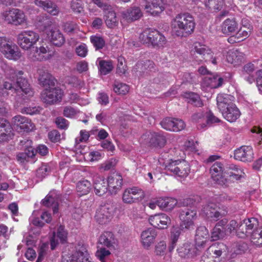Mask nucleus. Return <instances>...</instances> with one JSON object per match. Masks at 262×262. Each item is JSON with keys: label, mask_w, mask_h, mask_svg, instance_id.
<instances>
[{"label": "nucleus", "mask_w": 262, "mask_h": 262, "mask_svg": "<svg viewBox=\"0 0 262 262\" xmlns=\"http://www.w3.org/2000/svg\"><path fill=\"white\" fill-rule=\"evenodd\" d=\"M195 27L194 18L189 13L177 14L171 21L172 33L180 37H187L192 34Z\"/></svg>", "instance_id": "1"}, {"label": "nucleus", "mask_w": 262, "mask_h": 262, "mask_svg": "<svg viewBox=\"0 0 262 262\" xmlns=\"http://www.w3.org/2000/svg\"><path fill=\"white\" fill-rule=\"evenodd\" d=\"M5 73L6 79L10 80L11 82L7 80L5 81L3 84L4 89L15 92L16 89L14 85L16 80L17 86L21 89L23 92L29 96L33 95L30 85L27 79L23 77L24 74L23 71H16L13 68L8 67L5 70Z\"/></svg>", "instance_id": "2"}, {"label": "nucleus", "mask_w": 262, "mask_h": 262, "mask_svg": "<svg viewBox=\"0 0 262 262\" xmlns=\"http://www.w3.org/2000/svg\"><path fill=\"white\" fill-rule=\"evenodd\" d=\"M191 57L193 61L201 64L203 62L210 61L216 64V59L213 56V53L210 48L205 44L196 41L192 45L190 51Z\"/></svg>", "instance_id": "3"}, {"label": "nucleus", "mask_w": 262, "mask_h": 262, "mask_svg": "<svg viewBox=\"0 0 262 262\" xmlns=\"http://www.w3.org/2000/svg\"><path fill=\"white\" fill-rule=\"evenodd\" d=\"M139 39L143 44L156 48L163 47L166 43L165 37L156 29L144 30L140 34Z\"/></svg>", "instance_id": "4"}, {"label": "nucleus", "mask_w": 262, "mask_h": 262, "mask_svg": "<svg viewBox=\"0 0 262 262\" xmlns=\"http://www.w3.org/2000/svg\"><path fill=\"white\" fill-rule=\"evenodd\" d=\"M2 20L7 24L19 26L26 22L25 14L21 10L17 8H9L3 11L1 14Z\"/></svg>", "instance_id": "5"}, {"label": "nucleus", "mask_w": 262, "mask_h": 262, "mask_svg": "<svg viewBox=\"0 0 262 262\" xmlns=\"http://www.w3.org/2000/svg\"><path fill=\"white\" fill-rule=\"evenodd\" d=\"M180 229L182 231L193 230L195 227V221L197 218V211L195 209L185 208L180 211Z\"/></svg>", "instance_id": "6"}, {"label": "nucleus", "mask_w": 262, "mask_h": 262, "mask_svg": "<svg viewBox=\"0 0 262 262\" xmlns=\"http://www.w3.org/2000/svg\"><path fill=\"white\" fill-rule=\"evenodd\" d=\"M38 33L31 30H24L20 32L17 37V43L25 51H28L34 48L39 41Z\"/></svg>", "instance_id": "7"}, {"label": "nucleus", "mask_w": 262, "mask_h": 262, "mask_svg": "<svg viewBox=\"0 0 262 262\" xmlns=\"http://www.w3.org/2000/svg\"><path fill=\"white\" fill-rule=\"evenodd\" d=\"M90 258V254L86 246L78 244L75 246L73 253L63 252L61 262H91Z\"/></svg>", "instance_id": "8"}, {"label": "nucleus", "mask_w": 262, "mask_h": 262, "mask_svg": "<svg viewBox=\"0 0 262 262\" xmlns=\"http://www.w3.org/2000/svg\"><path fill=\"white\" fill-rule=\"evenodd\" d=\"M0 52L9 60H17L21 56V53L18 47L6 37H0Z\"/></svg>", "instance_id": "9"}, {"label": "nucleus", "mask_w": 262, "mask_h": 262, "mask_svg": "<svg viewBox=\"0 0 262 262\" xmlns=\"http://www.w3.org/2000/svg\"><path fill=\"white\" fill-rule=\"evenodd\" d=\"M165 169L179 177L185 178L190 173V166L185 160H171L166 165Z\"/></svg>", "instance_id": "10"}, {"label": "nucleus", "mask_w": 262, "mask_h": 262, "mask_svg": "<svg viewBox=\"0 0 262 262\" xmlns=\"http://www.w3.org/2000/svg\"><path fill=\"white\" fill-rule=\"evenodd\" d=\"M141 138L149 146L162 148L166 144L167 140L163 132H146Z\"/></svg>", "instance_id": "11"}, {"label": "nucleus", "mask_w": 262, "mask_h": 262, "mask_svg": "<svg viewBox=\"0 0 262 262\" xmlns=\"http://www.w3.org/2000/svg\"><path fill=\"white\" fill-rule=\"evenodd\" d=\"M64 92L59 88L45 89L41 93V99L43 103L49 105L61 101Z\"/></svg>", "instance_id": "12"}, {"label": "nucleus", "mask_w": 262, "mask_h": 262, "mask_svg": "<svg viewBox=\"0 0 262 262\" xmlns=\"http://www.w3.org/2000/svg\"><path fill=\"white\" fill-rule=\"evenodd\" d=\"M210 173L212 179L219 185L227 187L229 186V181L226 178V170L223 163L216 162L210 168Z\"/></svg>", "instance_id": "13"}, {"label": "nucleus", "mask_w": 262, "mask_h": 262, "mask_svg": "<svg viewBox=\"0 0 262 262\" xmlns=\"http://www.w3.org/2000/svg\"><path fill=\"white\" fill-rule=\"evenodd\" d=\"M220 209V207L216 203L209 202L204 206L202 211L207 219L210 221H217L220 218L225 216L227 212L226 210H223V212H221L219 210Z\"/></svg>", "instance_id": "14"}, {"label": "nucleus", "mask_w": 262, "mask_h": 262, "mask_svg": "<svg viewBox=\"0 0 262 262\" xmlns=\"http://www.w3.org/2000/svg\"><path fill=\"white\" fill-rule=\"evenodd\" d=\"M113 212L114 208L111 205H101L96 211L95 219L99 224H105L111 221Z\"/></svg>", "instance_id": "15"}, {"label": "nucleus", "mask_w": 262, "mask_h": 262, "mask_svg": "<svg viewBox=\"0 0 262 262\" xmlns=\"http://www.w3.org/2000/svg\"><path fill=\"white\" fill-rule=\"evenodd\" d=\"M145 196L143 191L136 187L126 189L122 195L123 202L132 204L142 200Z\"/></svg>", "instance_id": "16"}, {"label": "nucleus", "mask_w": 262, "mask_h": 262, "mask_svg": "<svg viewBox=\"0 0 262 262\" xmlns=\"http://www.w3.org/2000/svg\"><path fill=\"white\" fill-rule=\"evenodd\" d=\"M258 221L256 218L246 219L239 224L237 229V235L242 238L246 237L248 234L257 227Z\"/></svg>", "instance_id": "17"}, {"label": "nucleus", "mask_w": 262, "mask_h": 262, "mask_svg": "<svg viewBox=\"0 0 262 262\" xmlns=\"http://www.w3.org/2000/svg\"><path fill=\"white\" fill-rule=\"evenodd\" d=\"M122 185L123 178L120 174L114 172L108 177V191L112 195L116 194L121 190Z\"/></svg>", "instance_id": "18"}, {"label": "nucleus", "mask_w": 262, "mask_h": 262, "mask_svg": "<svg viewBox=\"0 0 262 262\" xmlns=\"http://www.w3.org/2000/svg\"><path fill=\"white\" fill-rule=\"evenodd\" d=\"M149 222L153 227L159 229H167L171 223V219L167 214L161 213L151 215Z\"/></svg>", "instance_id": "19"}, {"label": "nucleus", "mask_w": 262, "mask_h": 262, "mask_svg": "<svg viewBox=\"0 0 262 262\" xmlns=\"http://www.w3.org/2000/svg\"><path fill=\"white\" fill-rule=\"evenodd\" d=\"M253 150L252 146L243 145L237 148L234 152V158L235 160L248 162L253 159Z\"/></svg>", "instance_id": "20"}, {"label": "nucleus", "mask_w": 262, "mask_h": 262, "mask_svg": "<svg viewBox=\"0 0 262 262\" xmlns=\"http://www.w3.org/2000/svg\"><path fill=\"white\" fill-rule=\"evenodd\" d=\"M209 239V233L205 226H200L196 230L195 235V246L200 251L204 248Z\"/></svg>", "instance_id": "21"}, {"label": "nucleus", "mask_w": 262, "mask_h": 262, "mask_svg": "<svg viewBox=\"0 0 262 262\" xmlns=\"http://www.w3.org/2000/svg\"><path fill=\"white\" fill-rule=\"evenodd\" d=\"M144 9L147 13L157 16L165 9L163 0H145Z\"/></svg>", "instance_id": "22"}, {"label": "nucleus", "mask_w": 262, "mask_h": 262, "mask_svg": "<svg viewBox=\"0 0 262 262\" xmlns=\"http://www.w3.org/2000/svg\"><path fill=\"white\" fill-rule=\"evenodd\" d=\"M12 123L14 126L19 128L20 129L25 132L31 131L35 127L34 123L30 119L19 115L12 118Z\"/></svg>", "instance_id": "23"}, {"label": "nucleus", "mask_w": 262, "mask_h": 262, "mask_svg": "<svg viewBox=\"0 0 262 262\" xmlns=\"http://www.w3.org/2000/svg\"><path fill=\"white\" fill-rule=\"evenodd\" d=\"M157 236V233L154 228H149L143 231L140 236L141 243L143 247L145 249H149L154 243Z\"/></svg>", "instance_id": "24"}, {"label": "nucleus", "mask_w": 262, "mask_h": 262, "mask_svg": "<svg viewBox=\"0 0 262 262\" xmlns=\"http://www.w3.org/2000/svg\"><path fill=\"white\" fill-rule=\"evenodd\" d=\"M117 244V239L114 234L111 231H104L99 236L98 244L109 249H114Z\"/></svg>", "instance_id": "25"}, {"label": "nucleus", "mask_w": 262, "mask_h": 262, "mask_svg": "<svg viewBox=\"0 0 262 262\" xmlns=\"http://www.w3.org/2000/svg\"><path fill=\"white\" fill-rule=\"evenodd\" d=\"M199 251L195 245L191 243H184L180 246L177 249L179 256L184 258L193 257L198 254Z\"/></svg>", "instance_id": "26"}, {"label": "nucleus", "mask_w": 262, "mask_h": 262, "mask_svg": "<svg viewBox=\"0 0 262 262\" xmlns=\"http://www.w3.org/2000/svg\"><path fill=\"white\" fill-rule=\"evenodd\" d=\"M49 49L47 46L43 45L36 47L35 50H32L29 54V58L32 61H43L49 59L50 55Z\"/></svg>", "instance_id": "27"}, {"label": "nucleus", "mask_w": 262, "mask_h": 262, "mask_svg": "<svg viewBox=\"0 0 262 262\" xmlns=\"http://www.w3.org/2000/svg\"><path fill=\"white\" fill-rule=\"evenodd\" d=\"M231 105L223 109L220 112L223 117L227 121L232 123L235 122L241 116V113L235 104Z\"/></svg>", "instance_id": "28"}, {"label": "nucleus", "mask_w": 262, "mask_h": 262, "mask_svg": "<svg viewBox=\"0 0 262 262\" xmlns=\"http://www.w3.org/2000/svg\"><path fill=\"white\" fill-rule=\"evenodd\" d=\"M93 184L95 194L98 196H102L105 194L107 190L108 186L106 185L103 177H101L98 173H95L93 177Z\"/></svg>", "instance_id": "29"}, {"label": "nucleus", "mask_w": 262, "mask_h": 262, "mask_svg": "<svg viewBox=\"0 0 262 262\" xmlns=\"http://www.w3.org/2000/svg\"><path fill=\"white\" fill-rule=\"evenodd\" d=\"M227 223L228 220L226 219H223L216 224L211 232L212 241H215L223 238L227 234L225 230V226Z\"/></svg>", "instance_id": "30"}, {"label": "nucleus", "mask_w": 262, "mask_h": 262, "mask_svg": "<svg viewBox=\"0 0 262 262\" xmlns=\"http://www.w3.org/2000/svg\"><path fill=\"white\" fill-rule=\"evenodd\" d=\"M124 19L128 21H134L139 19L143 16V12L139 7H130L122 12Z\"/></svg>", "instance_id": "31"}, {"label": "nucleus", "mask_w": 262, "mask_h": 262, "mask_svg": "<svg viewBox=\"0 0 262 262\" xmlns=\"http://www.w3.org/2000/svg\"><path fill=\"white\" fill-rule=\"evenodd\" d=\"M238 28V24L234 18H227L221 25L222 32L226 35H230L235 33Z\"/></svg>", "instance_id": "32"}, {"label": "nucleus", "mask_w": 262, "mask_h": 262, "mask_svg": "<svg viewBox=\"0 0 262 262\" xmlns=\"http://www.w3.org/2000/svg\"><path fill=\"white\" fill-rule=\"evenodd\" d=\"M35 3L52 15H57L59 12L57 6L50 1L35 0Z\"/></svg>", "instance_id": "33"}, {"label": "nucleus", "mask_w": 262, "mask_h": 262, "mask_svg": "<svg viewBox=\"0 0 262 262\" xmlns=\"http://www.w3.org/2000/svg\"><path fill=\"white\" fill-rule=\"evenodd\" d=\"M177 203V200L171 197H162L157 200L158 206L161 209L165 211L172 210Z\"/></svg>", "instance_id": "34"}, {"label": "nucleus", "mask_w": 262, "mask_h": 262, "mask_svg": "<svg viewBox=\"0 0 262 262\" xmlns=\"http://www.w3.org/2000/svg\"><path fill=\"white\" fill-rule=\"evenodd\" d=\"M226 174L233 180H239L246 176L243 169L233 164H230L227 167Z\"/></svg>", "instance_id": "35"}, {"label": "nucleus", "mask_w": 262, "mask_h": 262, "mask_svg": "<svg viewBox=\"0 0 262 262\" xmlns=\"http://www.w3.org/2000/svg\"><path fill=\"white\" fill-rule=\"evenodd\" d=\"M235 98L233 96L227 94H219L216 97L217 105L219 111L231 106L234 103Z\"/></svg>", "instance_id": "36"}, {"label": "nucleus", "mask_w": 262, "mask_h": 262, "mask_svg": "<svg viewBox=\"0 0 262 262\" xmlns=\"http://www.w3.org/2000/svg\"><path fill=\"white\" fill-rule=\"evenodd\" d=\"M104 19L107 27L109 28H113L117 26L118 20L116 14L112 7L110 6L108 10H104Z\"/></svg>", "instance_id": "37"}, {"label": "nucleus", "mask_w": 262, "mask_h": 262, "mask_svg": "<svg viewBox=\"0 0 262 262\" xmlns=\"http://www.w3.org/2000/svg\"><path fill=\"white\" fill-rule=\"evenodd\" d=\"M244 57V54L238 50H229L227 54L226 58L228 62L234 66L240 64Z\"/></svg>", "instance_id": "38"}, {"label": "nucleus", "mask_w": 262, "mask_h": 262, "mask_svg": "<svg viewBox=\"0 0 262 262\" xmlns=\"http://www.w3.org/2000/svg\"><path fill=\"white\" fill-rule=\"evenodd\" d=\"M37 72L39 75L38 81L41 85L45 86L54 84V77L48 71L43 69H39Z\"/></svg>", "instance_id": "39"}, {"label": "nucleus", "mask_w": 262, "mask_h": 262, "mask_svg": "<svg viewBox=\"0 0 262 262\" xmlns=\"http://www.w3.org/2000/svg\"><path fill=\"white\" fill-rule=\"evenodd\" d=\"M226 246L223 243H217L210 246L207 249V253L213 254V257H219L223 252H226Z\"/></svg>", "instance_id": "40"}, {"label": "nucleus", "mask_w": 262, "mask_h": 262, "mask_svg": "<svg viewBox=\"0 0 262 262\" xmlns=\"http://www.w3.org/2000/svg\"><path fill=\"white\" fill-rule=\"evenodd\" d=\"M92 189L90 181L83 179L78 181L76 184V189L78 195L82 196L88 194Z\"/></svg>", "instance_id": "41"}, {"label": "nucleus", "mask_w": 262, "mask_h": 262, "mask_svg": "<svg viewBox=\"0 0 262 262\" xmlns=\"http://www.w3.org/2000/svg\"><path fill=\"white\" fill-rule=\"evenodd\" d=\"M50 33V41L53 45L57 47H61L64 43L65 38L59 30H51Z\"/></svg>", "instance_id": "42"}, {"label": "nucleus", "mask_w": 262, "mask_h": 262, "mask_svg": "<svg viewBox=\"0 0 262 262\" xmlns=\"http://www.w3.org/2000/svg\"><path fill=\"white\" fill-rule=\"evenodd\" d=\"M98 68L100 75H106L111 72L114 66L111 60H99Z\"/></svg>", "instance_id": "43"}, {"label": "nucleus", "mask_w": 262, "mask_h": 262, "mask_svg": "<svg viewBox=\"0 0 262 262\" xmlns=\"http://www.w3.org/2000/svg\"><path fill=\"white\" fill-rule=\"evenodd\" d=\"M192 120L196 124L199 129H203L207 126V118L202 112L193 114L192 116Z\"/></svg>", "instance_id": "44"}, {"label": "nucleus", "mask_w": 262, "mask_h": 262, "mask_svg": "<svg viewBox=\"0 0 262 262\" xmlns=\"http://www.w3.org/2000/svg\"><path fill=\"white\" fill-rule=\"evenodd\" d=\"M111 254V252L109 250L103 247L97 246L95 255L101 262H112L111 259L108 258Z\"/></svg>", "instance_id": "45"}, {"label": "nucleus", "mask_w": 262, "mask_h": 262, "mask_svg": "<svg viewBox=\"0 0 262 262\" xmlns=\"http://www.w3.org/2000/svg\"><path fill=\"white\" fill-rule=\"evenodd\" d=\"M184 96L188 99L189 103L197 106L201 107L203 105V102L201 101L199 95L193 92L185 93Z\"/></svg>", "instance_id": "46"}, {"label": "nucleus", "mask_w": 262, "mask_h": 262, "mask_svg": "<svg viewBox=\"0 0 262 262\" xmlns=\"http://www.w3.org/2000/svg\"><path fill=\"white\" fill-rule=\"evenodd\" d=\"M251 241L256 246L262 247V227L253 231Z\"/></svg>", "instance_id": "47"}, {"label": "nucleus", "mask_w": 262, "mask_h": 262, "mask_svg": "<svg viewBox=\"0 0 262 262\" xmlns=\"http://www.w3.org/2000/svg\"><path fill=\"white\" fill-rule=\"evenodd\" d=\"M224 79L218 75H210L208 78V85L212 89H216L221 86L223 83Z\"/></svg>", "instance_id": "48"}, {"label": "nucleus", "mask_w": 262, "mask_h": 262, "mask_svg": "<svg viewBox=\"0 0 262 262\" xmlns=\"http://www.w3.org/2000/svg\"><path fill=\"white\" fill-rule=\"evenodd\" d=\"M90 41L96 50L102 49L105 45V41L104 38L98 35H92L90 37Z\"/></svg>", "instance_id": "49"}, {"label": "nucleus", "mask_w": 262, "mask_h": 262, "mask_svg": "<svg viewBox=\"0 0 262 262\" xmlns=\"http://www.w3.org/2000/svg\"><path fill=\"white\" fill-rule=\"evenodd\" d=\"M129 88L128 85L122 82L115 81L114 84V92L119 95H125L129 91Z\"/></svg>", "instance_id": "50"}, {"label": "nucleus", "mask_w": 262, "mask_h": 262, "mask_svg": "<svg viewBox=\"0 0 262 262\" xmlns=\"http://www.w3.org/2000/svg\"><path fill=\"white\" fill-rule=\"evenodd\" d=\"M167 245L164 241L158 242L155 246L154 253L156 255L163 256L166 254Z\"/></svg>", "instance_id": "51"}, {"label": "nucleus", "mask_w": 262, "mask_h": 262, "mask_svg": "<svg viewBox=\"0 0 262 262\" xmlns=\"http://www.w3.org/2000/svg\"><path fill=\"white\" fill-rule=\"evenodd\" d=\"M70 7L75 13L81 14L84 12L83 3L81 1L72 0L71 2Z\"/></svg>", "instance_id": "52"}, {"label": "nucleus", "mask_w": 262, "mask_h": 262, "mask_svg": "<svg viewBox=\"0 0 262 262\" xmlns=\"http://www.w3.org/2000/svg\"><path fill=\"white\" fill-rule=\"evenodd\" d=\"M205 4L206 7L212 8L214 10H220L223 5V0H205Z\"/></svg>", "instance_id": "53"}, {"label": "nucleus", "mask_w": 262, "mask_h": 262, "mask_svg": "<svg viewBox=\"0 0 262 262\" xmlns=\"http://www.w3.org/2000/svg\"><path fill=\"white\" fill-rule=\"evenodd\" d=\"M42 110V108L38 106H29L23 108L21 112L23 114L33 115L40 114Z\"/></svg>", "instance_id": "54"}, {"label": "nucleus", "mask_w": 262, "mask_h": 262, "mask_svg": "<svg viewBox=\"0 0 262 262\" xmlns=\"http://www.w3.org/2000/svg\"><path fill=\"white\" fill-rule=\"evenodd\" d=\"M154 62L149 60H146L145 62L143 63L142 61H138L136 65L134 67V69L136 71L141 72L143 71L144 69H146L147 68H150L154 67Z\"/></svg>", "instance_id": "55"}, {"label": "nucleus", "mask_w": 262, "mask_h": 262, "mask_svg": "<svg viewBox=\"0 0 262 262\" xmlns=\"http://www.w3.org/2000/svg\"><path fill=\"white\" fill-rule=\"evenodd\" d=\"M126 70L127 66L124 58L122 56L119 57L118 58L117 73L119 75H122L125 73Z\"/></svg>", "instance_id": "56"}, {"label": "nucleus", "mask_w": 262, "mask_h": 262, "mask_svg": "<svg viewBox=\"0 0 262 262\" xmlns=\"http://www.w3.org/2000/svg\"><path fill=\"white\" fill-rule=\"evenodd\" d=\"M173 118L167 117L164 118L160 123L162 127L167 130L173 132Z\"/></svg>", "instance_id": "57"}, {"label": "nucleus", "mask_w": 262, "mask_h": 262, "mask_svg": "<svg viewBox=\"0 0 262 262\" xmlns=\"http://www.w3.org/2000/svg\"><path fill=\"white\" fill-rule=\"evenodd\" d=\"M79 111L71 106H67L64 107L63 114L67 118H73L76 116Z\"/></svg>", "instance_id": "58"}, {"label": "nucleus", "mask_w": 262, "mask_h": 262, "mask_svg": "<svg viewBox=\"0 0 262 262\" xmlns=\"http://www.w3.org/2000/svg\"><path fill=\"white\" fill-rule=\"evenodd\" d=\"M173 132H178L184 129L186 126L185 122L181 119L173 118Z\"/></svg>", "instance_id": "59"}, {"label": "nucleus", "mask_w": 262, "mask_h": 262, "mask_svg": "<svg viewBox=\"0 0 262 262\" xmlns=\"http://www.w3.org/2000/svg\"><path fill=\"white\" fill-rule=\"evenodd\" d=\"M67 232L64 229V227L62 225H60L57 229V236L60 239L61 243H64L67 238Z\"/></svg>", "instance_id": "60"}, {"label": "nucleus", "mask_w": 262, "mask_h": 262, "mask_svg": "<svg viewBox=\"0 0 262 262\" xmlns=\"http://www.w3.org/2000/svg\"><path fill=\"white\" fill-rule=\"evenodd\" d=\"M239 224L238 225L235 220H231L229 224H227L225 226V230L227 234H230L232 231L236 230L237 233V229Z\"/></svg>", "instance_id": "61"}, {"label": "nucleus", "mask_w": 262, "mask_h": 262, "mask_svg": "<svg viewBox=\"0 0 262 262\" xmlns=\"http://www.w3.org/2000/svg\"><path fill=\"white\" fill-rule=\"evenodd\" d=\"M88 50L85 44L80 45L76 48V53L81 57H85L88 54Z\"/></svg>", "instance_id": "62"}, {"label": "nucleus", "mask_w": 262, "mask_h": 262, "mask_svg": "<svg viewBox=\"0 0 262 262\" xmlns=\"http://www.w3.org/2000/svg\"><path fill=\"white\" fill-rule=\"evenodd\" d=\"M55 199L50 194H48L45 198L41 201V204L47 207H50L55 204Z\"/></svg>", "instance_id": "63"}, {"label": "nucleus", "mask_w": 262, "mask_h": 262, "mask_svg": "<svg viewBox=\"0 0 262 262\" xmlns=\"http://www.w3.org/2000/svg\"><path fill=\"white\" fill-rule=\"evenodd\" d=\"M40 27H42L43 30H46L48 27L51 26L52 22L51 19L48 16H42L41 19L39 20Z\"/></svg>", "instance_id": "64"}]
</instances>
